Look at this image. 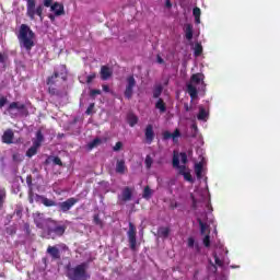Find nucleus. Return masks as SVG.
<instances>
[{"instance_id":"obj_2","label":"nucleus","mask_w":280,"mask_h":280,"mask_svg":"<svg viewBox=\"0 0 280 280\" xmlns=\"http://www.w3.org/2000/svg\"><path fill=\"white\" fill-rule=\"evenodd\" d=\"M59 79L62 81H67V71L66 67H62V70H55L52 71L51 75H48L46 79V84L48 86L47 93L50 96H56L57 98H63L66 93L58 89Z\"/></svg>"},{"instance_id":"obj_51","label":"nucleus","mask_w":280,"mask_h":280,"mask_svg":"<svg viewBox=\"0 0 280 280\" xmlns=\"http://www.w3.org/2000/svg\"><path fill=\"white\" fill-rule=\"evenodd\" d=\"M191 201H192L191 208H194V210H197V199H195L194 196H191Z\"/></svg>"},{"instance_id":"obj_22","label":"nucleus","mask_w":280,"mask_h":280,"mask_svg":"<svg viewBox=\"0 0 280 280\" xmlns=\"http://www.w3.org/2000/svg\"><path fill=\"white\" fill-rule=\"evenodd\" d=\"M43 141H45V136H43L42 130L36 131V139L33 141V145L42 147Z\"/></svg>"},{"instance_id":"obj_18","label":"nucleus","mask_w":280,"mask_h":280,"mask_svg":"<svg viewBox=\"0 0 280 280\" xmlns=\"http://www.w3.org/2000/svg\"><path fill=\"white\" fill-rule=\"evenodd\" d=\"M154 108L159 110V114L164 115L166 113V103L163 98H159L154 104Z\"/></svg>"},{"instance_id":"obj_28","label":"nucleus","mask_w":280,"mask_h":280,"mask_svg":"<svg viewBox=\"0 0 280 280\" xmlns=\"http://www.w3.org/2000/svg\"><path fill=\"white\" fill-rule=\"evenodd\" d=\"M207 117H209V112L203 107H199L198 120H207Z\"/></svg>"},{"instance_id":"obj_10","label":"nucleus","mask_w":280,"mask_h":280,"mask_svg":"<svg viewBox=\"0 0 280 280\" xmlns=\"http://www.w3.org/2000/svg\"><path fill=\"white\" fill-rule=\"evenodd\" d=\"M79 199L71 197L62 202H58L57 207H59V211L62 213H67L70 211L75 205H78Z\"/></svg>"},{"instance_id":"obj_11","label":"nucleus","mask_w":280,"mask_h":280,"mask_svg":"<svg viewBox=\"0 0 280 280\" xmlns=\"http://www.w3.org/2000/svg\"><path fill=\"white\" fill-rule=\"evenodd\" d=\"M132 200V189L129 186L122 188L120 196H118V201L128 202Z\"/></svg>"},{"instance_id":"obj_12","label":"nucleus","mask_w":280,"mask_h":280,"mask_svg":"<svg viewBox=\"0 0 280 280\" xmlns=\"http://www.w3.org/2000/svg\"><path fill=\"white\" fill-rule=\"evenodd\" d=\"M50 12H52L56 16H62L66 14V10L63 9V4L60 2H55L49 7Z\"/></svg>"},{"instance_id":"obj_54","label":"nucleus","mask_w":280,"mask_h":280,"mask_svg":"<svg viewBox=\"0 0 280 280\" xmlns=\"http://www.w3.org/2000/svg\"><path fill=\"white\" fill-rule=\"evenodd\" d=\"M165 5H166L167 9H172V7H173L172 1L171 0H166Z\"/></svg>"},{"instance_id":"obj_47","label":"nucleus","mask_w":280,"mask_h":280,"mask_svg":"<svg viewBox=\"0 0 280 280\" xmlns=\"http://www.w3.org/2000/svg\"><path fill=\"white\" fill-rule=\"evenodd\" d=\"M187 246H188V248H194V246H195V238L188 237Z\"/></svg>"},{"instance_id":"obj_44","label":"nucleus","mask_w":280,"mask_h":280,"mask_svg":"<svg viewBox=\"0 0 280 280\" xmlns=\"http://www.w3.org/2000/svg\"><path fill=\"white\" fill-rule=\"evenodd\" d=\"M96 95H101V91L100 90H92V91H90V97L95 100Z\"/></svg>"},{"instance_id":"obj_34","label":"nucleus","mask_w":280,"mask_h":280,"mask_svg":"<svg viewBox=\"0 0 280 280\" xmlns=\"http://www.w3.org/2000/svg\"><path fill=\"white\" fill-rule=\"evenodd\" d=\"M195 57H200L202 54V46L199 43L195 44Z\"/></svg>"},{"instance_id":"obj_32","label":"nucleus","mask_w":280,"mask_h":280,"mask_svg":"<svg viewBox=\"0 0 280 280\" xmlns=\"http://www.w3.org/2000/svg\"><path fill=\"white\" fill-rule=\"evenodd\" d=\"M198 224L200 228V234H206L207 229H209V225L205 223L201 219H198Z\"/></svg>"},{"instance_id":"obj_39","label":"nucleus","mask_w":280,"mask_h":280,"mask_svg":"<svg viewBox=\"0 0 280 280\" xmlns=\"http://www.w3.org/2000/svg\"><path fill=\"white\" fill-rule=\"evenodd\" d=\"M95 78H96V73L95 72L90 73V75H88V78L85 80V83L91 84L92 81L95 80Z\"/></svg>"},{"instance_id":"obj_26","label":"nucleus","mask_w":280,"mask_h":280,"mask_svg":"<svg viewBox=\"0 0 280 280\" xmlns=\"http://www.w3.org/2000/svg\"><path fill=\"white\" fill-rule=\"evenodd\" d=\"M194 16H195V23L200 24L201 23V9L198 7L194 8Z\"/></svg>"},{"instance_id":"obj_42","label":"nucleus","mask_w":280,"mask_h":280,"mask_svg":"<svg viewBox=\"0 0 280 280\" xmlns=\"http://www.w3.org/2000/svg\"><path fill=\"white\" fill-rule=\"evenodd\" d=\"M124 148L122 142H117L116 145L113 147L114 152H119Z\"/></svg>"},{"instance_id":"obj_29","label":"nucleus","mask_w":280,"mask_h":280,"mask_svg":"<svg viewBox=\"0 0 280 280\" xmlns=\"http://www.w3.org/2000/svg\"><path fill=\"white\" fill-rule=\"evenodd\" d=\"M128 124L130 127L136 126L137 124H139V117L133 114L128 115Z\"/></svg>"},{"instance_id":"obj_6","label":"nucleus","mask_w":280,"mask_h":280,"mask_svg":"<svg viewBox=\"0 0 280 280\" xmlns=\"http://www.w3.org/2000/svg\"><path fill=\"white\" fill-rule=\"evenodd\" d=\"M43 5L35 8V0H26V16L31 21L35 20V15L43 20Z\"/></svg>"},{"instance_id":"obj_13","label":"nucleus","mask_w":280,"mask_h":280,"mask_svg":"<svg viewBox=\"0 0 280 280\" xmlns=\"http://www.w3.org/2000/svg\"><path fill=\"white\" fill-rule=\"evenodd\" d=\"M145 143L152 144L154 141V130L152 124L147 125L144 129Z\"/></svg>"},{"instance_id":"obj_23","label":"nucleus","mask_w":280,"mask_h":280,"mask_svg":"<svg viewBox=\"0 0 280 280\" xmlns=\"http://www.w3.org/2000/svg\"><path fill=\"white\" fill-rule=\"evenodd\" d=\"M125 171H126L125 160H118L116 163V173L125 174Z\"/></svg>"},{"instance_id":"obj_48","label":"nucleus","mask_w":280,"mask_h":280,"mask_svg":"<svg viewBox=\"0 0 280 280\" xmlns=\"http://www.w3.org/2000/svg\"><path fill=\"white\" fill-rule=\"evenodd\" d=\"M179 159H182L183 164L187 163V155L185 152L179 153Z\"/></svg>"},{"instance_id":"obj_9","label":"nucleus","mask_w":280,"mask_h":280,"mask_svg":"<svg viewBox=\"0 0 280 280\" xmlns=\"http://www.w3.org/2000/svg\"><path fill=\"white\" fill-rule=\"evenodd\" d=\"M128 242L129 248L132 252L137 249V228L132 222H129V230H128Z\"/></svg>"},{"instance_id":"obj_56","label":"nucleus","mask_w":280,"mask_h":280,"mask_svg":"<svg viewBox=\"0 0 280 280\" xmlns=\"http://www.w3.org/2000/svg\"><path fill=\"white\" fill-rule=\"evenodd\" d=\"M184 109H185L186 112H189V110H190L189 105L184 104Z\"/></svg>"},{"instance_id":"obj_5","label":"nucleus","mask_w":280,"mask_h":280,"mask_svg":"<svg viewBox=\"0 0 280 280\" xmlns=\"http://www.w3.org/2000/svg\"><path fill=\"white\" fill-rule=\"evenodd\" d=\"M205 80V75L201 73H195L190 78V83L186 84L188 96H190L191 101L197 100L198 97V90L195 88L194 84H199L201 81Z\"/></svg>"},{"instance_id":"obj_40","label":"nucleus","mask_w":280,"mask_h":280,"mask_svg":"<svg viewBox=\"0 0 280 280\" xmlns=\"http://www.w3.org/2000/svg\"><path fill=\"white\" fill-rule=\"evenodd\" d=\"M93 108H95V103H90L88 109H85V115L88 116L92 115Z\"/></svg>"},{"instance_id":"obj_57","label":"nucleus","mask_w":280,"mask_h":280,"mask_svg":"<svg viewBox=\"0 0 280 280\" xmlns=\"http://www.w3.org/2000/svg\"><path fill=\"white\" fill-rule=\"evenodd\" d=\"M191 129L198 130L197 125H196V124H192V125H191Z\"/></svg>"},{"instance_id":"obj_38","label":"nucleus","mask_w":280,"mask_h":280,"mask_svg":"<svg viewBox=\"0 0 280 280\" xmlns=\"http://www.w3.org/2000/svg\"><path fill=\"white\" fill-rule=\"evenodd\" d=\"M93 223H95V225H100V228H103V221L100 219L98 214L93 215Z\"/></svg>"},{"instance_id":"obj_46","label":"nucleus","mask_w":280,"mask_h":280,"mask_svg":"<svg viewBox=\"0 0 280 280\" xmlns=\"http://www.w3.org/2000/svg\"><path fill=\"white\" fill-rule=\"evenodd\" d=\"M52 164L59 165V166H62V165H63V164H62V161L60 160L59 156H55V158L52 159Z\"/></svg>"},{"instance_id":"obj_35","label":"nucleus","mask_w":280,"mask_h":280,"mask_svg":"<svg viewBox=\"0 0 280 280\" xmlns=\"http://www.w3.org/2000/svg\"><path fill=\"white\" fill-rule=\"evenodd\" d=\"M152 164H153V159H152V156L147 155V156H145V160H144L145 168H147V170L152 168Z\"/></svg>"},{"instance_id":"obj_17","label":"nucleus","mask_w":280,"mask_h":280,"mask_svg":"<svg viewBox=\"0 0 280 280\" xmlns=\"http://www.w3.org/2000/svg\"><path fill=\"white\" fill-rule=\"evenodd\" d=\"M13 109H18L22 112L24 115H27V109L25 104H19L18 102H13L9 105L8 110H13Z\"/></svg>"},{"instance_id":"obj_45","label":"nucleus","mask_w":280,"mask_h":280,"mask_svg":"<svg viewBox=\"0 0 280 280\" xmlns=\"http://www.w3.org/2000/svg\"><path fill=\"white\" fill-rule=\"evenodd\" d=\"M8 102H9V100H7L5 96H1V98H0V109L3 108L7 105Z\"/></svg>"},{"instance_id":"obj_21","label":"nucleus","mask_w":280,"mask_h":280,"mask_svg":"<svg viewBox=\"0 0 280 280\" xmlns=\"http://www.w3.org/2000/svg\"><path fill=\"white\" fill-rule=\"evenodd\" d=\"M184 33L186 34V39L191 40L194 38V26L192 24H186L184 28Z\"/></svg>"},{"instance_id":"obj_30","label":"nucleus","mask_w":280,"mask_h":280,"mask_svg":"<svg viewBox=\"0 0 280 280\" xmlns=\"http://www.w3.org/2000/svg\"><path fill=\"white\" fill-rule=\"evenodd\" d=\"M158 234H159V236H161L163 238H166L170 235V229L168 228H164V226L159 228Z\"/></svg>"},{"instance_id":"obj_37","label":"nucleus","mask_w":280,"mask_h":280,"mask_svg":"<svg viewBox=\"0 0 280 280\" xmlns=\"http://www.w3.org/2000/svg\"><path fill=\"white\" fill-rule=\"evenodd\" d=\"M212 257L214 258V265L218 266L219 268L223 267V261L219 258L218 254L214 253L212 254Z\"/></svg>"},{"instance_id":"obj_49","label":"nucleus","mask_w":280,"mask_h":280,"mask_svg":"<svg viewBox=\"0 0 280 280\" xmlns=\"http://www.w3.org/2000/svg\"><path fill=\"white\" fill-rule=\"evenodd\" d=\"M52 3H54V0H44V7L46 8H50L51 5H54Z\"/></svg>"},{"instance_id":"obj_52","label":"nucleus","mask_w":280,"mask_h":280,"mask_svg":"<svg viewBox=\"0 0 280 280\" xmlns=\"http://www.w3.org/2000/svg\"><path fill=\"white\" fill-rule=\"evenodd\" d=\"M102 91H104L105 93H109L110 92V88L107 84H103L102 85Z\"/></svg>"},{"instance_id":"obj_31","label":"nucleus","mask_w":280,"mask_h":280,"mask_svg":"<svg viewBox=\"0 0 280 280\" xmlns=\"http://www.w3.org/2000/svg\"><path fill=\"white\" fill-rule=\"evenodd\" d=\"M142 198L149 200L152 198V189H150V186L144 187V191L142 192Z\"/></svg>"},{"instance_id":"obj_25","label":"nucleus","mask_w":280,"mask_h":280,"mask_svg":"<svg viewBox=\"0 0 280 280\" xmlns=\"http://www.w3.org/2000/svg\"><path fill=\"white\" fill-rule=\"evenodd\" d=\"M40 148V145L33 144L30 149L26 151L27 158H33L37 154V150Z\"/></svg>"},{"instance_id":"obj_33","label":"nucleus","mask_w":280,"mask_h":280,"mask_svg":"<svg viewBox=\"0 0 280 280\" xmlns=\"http://www.w3.org/2000/svg\"><path fill=\"white\" fill-rule=\"evenodd\" d=\"M100 144H101V139L96 138V139H93V141L88 144V148H89V150H93L94 148L98 147Z\"/></svg>"},{"instance_id":"obj_43","label":"nucleus","mask_w":280,"mask_h":280,"mask_svg":"<svg viewBox=\"0 0 280 280\" xmlns=\"http://www.w3.org/2000/svg\"><path fill=\"white\" fill-rule=\"evenodd\" d=\"M210 245H211L210 235L207 234L206 237H203V246H206L207 248H209Z\"/></svg>"},{"instance_id":"obj_4","label":"nucleus","mask_w":280,"mask_h":280,"mask_svg":"<svg viewBox=\"0 0 280 280\" xmlns=\"http://www.w3.org/2000/svg\"><path fill=\"white\" fill-rule=\"evenodd\" d=\"M67 278L69 280H88L90 278L88 273V264L81 262L77 267L67 266Z\"/></svg>"},{"instance_id":"obj_8","label":"nucleus","mask_w":280,"mask_h":280,"mask_svg":"<svg viewBox=\"0 0 280 280\" xmlns=\"http://www.w3.org/2000/svg\"><path fill=\"white\" fill-rule=\"evenodd\" d=\"M136 86H137L136 78L133 75H128V78H126V86L124 92L126 100L132 98L133 89H136Z\"/></svg>"},{"instance_id":"obj_58","label":"nucleus","mask_w":280,"mask_h":280,"mask_svg":"<svg viewBox=\"0 0 280 280\" xmlns=\"http://www.w3.org/2000/svg\"><path fill=\"white\" fill-rule=\"evenodd\" d=\"M156 163H158L159 165H161V164H162V160H159Z\"/></svg>"},{"instance_id":"obj_15","label":"nucleus","mask_w":280,"mask_h":280,"mask_svg":"<svg viewBox=\"0 0 280 280\" xmlns=\"http://www.w3.org/2000/svg\"><path fill=\"white\" fill-rule=\"evenodd\" d=\"M14 132L12 129H7L2 135V142L5 144H13Z\"/></svg>"},{"instance_id":"obj_55","label":"nucleus","mask_w":280,"mask_h":280,"mask_svg":"<svg viewBox=\"0 0 280 280\" xmlns=\"http://www.w3.org/2000/svg\"><path fill=\"white\" fill-rule=\"evenodd\" d=\"M26 183H27V186H31L33 183V179L31 177H26Z\"/></svg>"},{"instance_id":"obj_14","label":"nucleus","mask_w":280,"mask_h":280,"mask_svg":"<svg viewBox=\"0 0 280 280\" xmlns=\"http://www.w3.org/2000/svg\"><path fill=\"white\" fill-rule=\"evenodd\" d=\"M178 138H180V129H175L174 133H171L170 131L163 132V140L173 139V142L177 143Z\"/></svg>"},{"instance_id":"obj_16","label":"nucleus","mask_w":280,"mask_h":280,"mask_svg":"<svg viewBox=\"0 0 280 280\" xmlns=\"http://www.w3.org/2000/svg\"><path fill=\"white\" fill-rule=\"evenodd\" d=\"M113 75V71L110 70L109 67L107 66H103L101 67V79L102 81H107L108 79H110Z\"/></svg>"},{"instance_id":"obj_50","label":"nucleus","mask_w":280,"mask_h":280,"mask_svg":"<svg viewBox=\"0 0 280 280\" xmlns=\"http://www.w3.org/2000/svg\"><path fill=\"white\" fill-rule=\"evenodd\" d=\"M56 18H59V15H55V13L54 14H48V19L50 20V22L51 23H54L55 21H56Z\"/></svg>"},{"instance_id":"obj_3","label":"nucleus","mask_w":280,"mask_h":280,"mask_svg":"<svg viewBox=\"0 0 280 280\" xmlns=\"http://www.w3.org/2000/svg\"><path fill=\"white\" fill-rule=\"evenodd\" d=\"M18 38L20 45L26 49V51H31V49H33L35 46V33L31 30L30 26H27V24L20 25Z\"/></svg>"},{"instance_id":"obj_53","label":"nucleus","mask_w":280,"mask_h":280,"mask_svg":"<svg viewBox=\"0 0 280 280\" xmlns=\"http://www.w3.org/2000/svg\"><path fill=\"white\" fill-rule=\"evenodd\" d=\"M164 59L160 56V55H158V63L159 65H164Z\"/></svg>"},{"instance_id":"obj_20","label":"nucleus","mask_w":280,"mask_h":280,"mask_svg":"<svg viewBox=\"0 0 280 280\" xmlns=\"http://www.w3.org/2000/svg\"><path fill=\"white\" fill-rule=\"evenodd\" d=\"M36 198L42 199L44 207H57L58 202L52 199H48L45 196L36 195Z\"/></svg>"},{"instance_id":"obj_19","label":"nucleus","mask_w":280,"mask_h":280,"mask_svg":"<svg viewBox=\"0 0 280 280\" xmlns=\"http://www.w3.org/2000/svg\"><path fill=\"white\" fill-rule=\"evenodd\" d=\"M179 175H183L184 180L194 183V178L190 172H186V166H179Z\"/></svg>"},{"instance_id":"obj_24","label":"nucleus","mask_w":280,"mask_h":280,"mask_svg":"<svg viewBox=\"0 0 280 280\" xmlns=\"http://www.w3.org/2000/svg\"><path fill=\"white\" fill-rule=\"evenodd\" d=\"M202 170H203L202 163L195 164V174H196V177L198 178V180H201V178H202Z\"/></svg>"},{"instance_id":"obj_27","label":"nucleus","mask_w":280,"mask_h":280,"mask_svg":"<svg viewBox=\"0 0 280 280\" xmlns=\"http://www.w3.org/2000/svg\"><path fill=\"white\" fill-rule=\"evenodd\" d=\"M162 91H163V88L161 84L155 85L153 90V98L159 100L160 96L162 95Z\"/></svg>"},{"instance_id":"obj_7","label":"nucleus","mask_w":280,"mask_h":280,"mask_svg":"<svg viewBox=\"0 0 280 280\" xmlns=\"http://www.w3.org/2000/svg\"><path fill=\"white\" fill-rule=\"evenodd\" d=\"M60 249L63 252L68 250V246L66 244H57L56 246H48L46 253L50 256L51 260H60Z\"/></svg>"},{"instance_id":"obj_41","label":"nucleus","mask_w":280,"mask_h":280,"mask_svg":"<svg viewBox=\"0 0 280 280\" xmlns=\"http://www.w3.org/2000/svg\"><path fill=\"white\" fill-rule=\"evenodd\" d=\"M210 262V267H208V269L212 272V273H217L218 272V266L214 265L213 261H209Z\"/></svg>"},{"instance_id":"obj_36","label":"nucleus","mask_w":280,"mask_h":280,"mask_svg":"<svg viewBox=\"0 0 280 280\" xmlns=\"http://www.w3.org/2000/svg\"><path fill=\"white\" fill-rule=\"evenodd\" d=\"M173 167L174 168H179V170L182 167L180 166V160H179L177 154H174V156H173Z\"/></svg>"},{"instance_id":"obj_1","label":"nucleus","mask_w":280,"mask_h":280,"mask_svg":"<svg viewBox=\"0 0 280 280\" xmlns=\"http://www.w3.org/2000/svg\"><path fill=\"white\" fill-rule=\"evenodd\" d=\"M34 223L36 225V229L43 230L46 226L45 231H46L47 238L52 241H55L56 237H62L67 231L66 224H60L59 221L54 220L51 218H47L46 220H44L42 213H36Z\"/></svg>"}]
</instances>
